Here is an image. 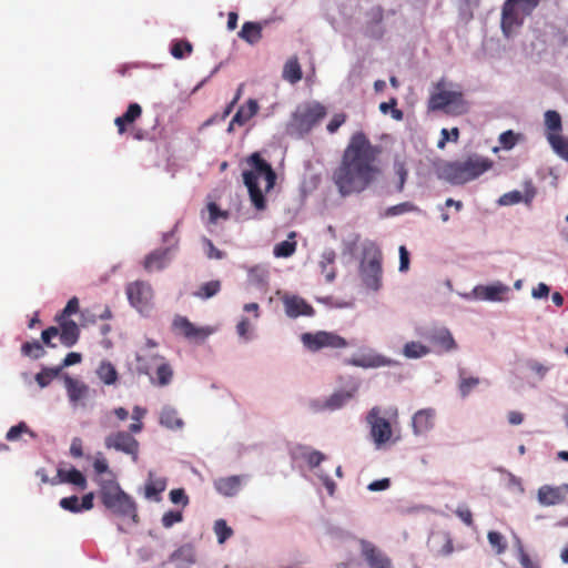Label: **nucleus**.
<instances>
[{
	"label": "nucleus",
	"instance_id": "nucleus-19",
	"mask_svg": "<svg viewBox=\"0 0 568 568\" xmlns=\"http://www.w3.org/2000/svg\"><path fill=\"white\" fill-rule=\"evenodd\" d=\"M258 109L257 101L250 99L244 105L239 108L229 124L227 131L232 132L234 125L243 126L246 124L258 112Z\"/></svg>",
	"mask_w": 568,
	"mask_h": 568
},
{
	"label": "nucleus",
	"instance_id": "nucleus-21",
	"mask_svg": "<svg viewBox=\"0 0 568 568\" xmlns=\"http://www.w3.org/2000/svg\"><path fill=\"white\" fill-rule=\"evenodd\" d=\"M173 327L189 339L203 338L207 335L203 328L196 327L184 316H176L173 320Z\"/></svg>",
	"mask_w": 568,
	"mask_h": 568
},
{
	"label": "nucleus",
	"instance_id": "nucleus-63",
	"mask_svg": "<svg viewBox=\"0 0 568 568\" xmlns=\"http://www.w3.org/2000/svg\"><path fill=\"white\" fill-rule=\"evenodd\" d=\"M210 222L215 223L219 217L226 219L227 212L221 211L220 207L215 203H210L207 205Z\"/></svg>",
	"mask_w": 568,
	"mask_h": 568
},
{
	"label": "nucleus",
	"instance_id": "nucleus-4",
	"mask_svg": "<svg viewBox=\"0 0 568 568\" xmlns=\"http://www.w3.org/2000/svg\"><path fill=\"white\" fill-rule=\"evenodd\" d=\"M444 79L436 84L437 92L432 93L428 108L433 111H445L448 114L460 115L467 112V103L459 85L448 89ZM453 87V84H449Z\"/></svg>",
	"mask_w": 568,
	"mask_h": 568
},
{
	"label": "nucleus",
	"instance_id": "nucleus-64",
	"mask_svg": "<svg viewBox=\"0 0 568 568\" xmlns=\"http://www.w3.org/2000/svg\"><path fill=\"white\" fill-rule=\"evenodd\" d=\"M390 486V480L389 478H383V479H378V480H374L372 481L367 488L368 490L371 491H381V490H385V489H388Z\"/></svg>",
	"mask_w": 568,
	"mask_h": 568
},
{
	"label": "nucleus",
	"instance_id": "nucleus-49",
	"mask_svg": "<svg viewBox=\"0 0 568 568\" xmlns=\"http://www.w3.org/2000/svg\"><path fill=\"white\" fill-rule=\"evenodd\" d=\"M181 521H183V513L181 510H169L161 518V524L166 529Z\"/></svg>",
	"mask_w": 568,
	"mask_h": 568
},
{
	"label": "nucleus",
	"instance_id": "nucleus-38",
	"mask_svg": "<svg viewBox=\"0 0 568 568\" xmlns=\"http://www.w3.org/2000/svg\"><path fill=\"white\" fill-rule=\"evenodd\" d=\"M546 134H559L562 131V122L560 114L555 110L545 112Z\"/></svg>",
	"mask_w": 568,
	"mask_h": 568
},
{
	"label": "nucleus",
	"instance_id": "nucleus-28",
	"mask_svg": "<svg viewBox=\"0 0 568 568\" xmlns=\"http://www.w3.org/2000/svg\"><path fill=\"white\" fill-rule=\"evenodd\" d=\"M241 484V476L234 475L216 479L214 481V487L220 494L224 496H234L239 493Z\"/></svg>",
	"mask_w": 568,
	"mask_h": 568
},
{
	"label": "nucleus",
	"instance_id": "nucleus-42",
	"mask_svg": "<svg viewBox=\"0 0 568 568\" xmlns=\"http://www.w3.org/2000/svg\"><path fill=\"white\" fill-rule=\"evenodd\" d=\"M429 353V348L419 342L406 343L403 354L408 358H419Z\"/></svg>",
	"mask_w": 568,
	"mask_h": 568
},
{
	"label": "nucleus",
	"instance_id": "nucleus-17",
	"mask_svg": "<svg viewBox=\"0 0 568 568\" xmlns=\"http://www.w3.org/2000/svg\"><path fill=\"white\" fill-rule=\"evenodd\" d=\"M348 365L362 368H376L382 366H389L393 361L379 354H363L361 356L352 357L346 361Z\"/></svg>",
	"mask_w": 568,
	"mask_h": 568
},
{
	"label": "nucleus",
	"instance_id": "nucleus-58",
	"mask_svg": "<svg viewBox=\"0 0 568 568\" xmlns=\"http://www.w3.org/2000/svg\"><path fill=\"white\" fill-rule=\"evenodd\" d=\"M347 115L345 113H335L326 126L327 131L331 134L337 132V130L345 123Z\"/></svg>",
	"mask_w": 568,
	"mask_h": 568
},
{
	"label": "nucleus",
	"instance_id": "nucleus-27",
	"mask_svg": "<svg viewBox=\"0 0 568 568\" xmlns=\"http://www.w3.org/2000/svg\"><path fill=\"white\" fill-rule=\"evenodd\" d=\"M565 499V494L559 487L545 485L538 489V501L544 506H554Z\"/></svg>",
	"mask_w": 568,
	"mask_h": 568
},
{
	"label": "nucleus",
	"instance_id": "nucleus-2",
	"mask_svg": "<svg viewBox=\"0 0 568 568\" xmlns=\"http://www.w3.org/2000/svg\"><path fill=\"white\" fill-rule=\"evenodd\" d=\"M491 166L490 159L473 154L465 160L444 163L438 168V176L450 184L460 185L479 178Z\"/></svg>",
	"mask_w": 568,
	"mask_h": 568
},
{
	"label": "nucleus",
	"instance_id": "nucleus-5",
	"mask_svg": "<svg viewBox=\"0 0 568 568\" xmlns=\"http://www.w3.org/2000/svg\"><path fill=\"white\" fill-rule=\"evenodd\" d=\"M541 0H506L501 9L500 26L503 33L509 38L516 33Z\"/></svg>",
	"mask_w": 568,
	"mask_h": 568
},
{
	"label": "nucleus",
	"instance_id": "nucleus-23",
	"mask_svg": "<svg viewBox=\"0 0 568 568\" xmlns=\"http://www.w3.org/2000/svg\"><path fill=\"white\" fill-rule=\"evenodd\" d=\"M166 488V479L156 476L153 471H149L148 479L144 487V496L148 499L160 500V495Z\"/></svg>",
	"mask_w": 568,
	"mask_h": 568
},
{
	"label": "nucleus",
	"instance_id": "nucleus-34",
	"mask_svg": "<svg viewBox=\"0 0 568 568\" xmlns=\"http://www.w3.org/2000/svg\"><path fill=\"white\" fill-rule=\"evenodd\" d=\"M65 387L68 392L69 399L72 403H77L88 394V386L77 379H73L70 376H67L65 379Z\"/></svg>",
	"mask_w": 568,
	"mask_h": 568
},
{
	"label": "nucleus",
	"instance_id": "nucleus-24",
	"mask_svg": "<svg viewBox=\"0 0 568 568\" xmlns=\"http://www.w3.org/2000/svg\"><path fill=\"white\" fill-rule=\"evenodd\" d=\"M142 115V108L138 103H130L126 111L115 118L114 124L118 128V132L123 134L126 131V126L134 123Z\"/></svg>",
	"mask_w": 568,
	"mask_h": 568
},
{
	"label": "nucleus",
	"instance_id": "nucleus-41",
	"mask_svg": "<svg viewBox=\"0 0 568 568\" xmlns=\"http://www.w3.org/2000/svg\"><path fill=\"white\" fill-rule=\"evenodd\" d=\"M21 353L26 357L39 359L45 355V351L39 341L26 342L21 346Z\"/></svg>",
	"mask_w": 568,
	"mask_h": 568
},
{
	"label": "nucleus",
	"instance_id": "nucleus-8",
	"mask_svg": "<svg viewBox=\"0 0 568 568\" xmlns=\"http://www.w3.org/2000/svg\"><path fill=\"white\" fill-rule=\"evenodd\" d=\"M304 346L311 352H317L322 348H345L347 341L333 332L318 331L316 333H304L302 335Z\"/></svg>",
	"mask_w": 568,
	"mask_h": 568
},
{
	"label": "nucleus",
	"instance_id": "nucleus-51",
	"mask_svg": "<svg viewBox=\"0 0 568 568\" xmlns=\"http://www.w3.org/2000/svg\"><path fill=\"white\" fill-rule=\"evenodd\" d=\"M145 414H146L145 408H142L140 406H134L133 412H132V419L134 420V423H132L129 426L130 433L138 434L142 430L143 424L141 423V419L144 417Z\"/></svg>",
	"mask_w": 568,
	"mask_h": 568
},
{
	"label": "nucleus",
	"instance_id": "nucleus-53",
	"mask_svg": "<svg viewBox=\"0 0 568 568\" xmlns=\"http://www.w3.org/2000/svg\"><path fill=\"white\" fill-rule=\"evenodd\" d=\"M68 473V484H72L82 490L87 488V478L80 470L72 468Z\"/></svg>",
	"mask_w": 568,
	"mask_h": 568
},
{
	"label": "nucleus",
	"instance_id": "nucleus-36",
	"mask_svg": "<svg viewBox=\"0 0 568 568\" xmlns=\"http://www.w3.org/2000/svg\"><path fill=\"white\" fill-rule=\"evenodd\" d=\"M546 138L552 150L565 161L568 162V138L559 134H546Z\"/></svg>",
	"mask_w": 568,
	"mask_h": 568
},
{
	"label": "nucleus",
	"instance_id": "nucleus-16",
	"mask_svg": "<svg viewBox=\"0 0 568 568\" xmlns=\"http://www.w3.org/2000/svg\"><path fill=\"white\" fill-rule=\"evenodd\" d=\"M509 292V287L503 283L476 286L474 293L481 301L501 302Z\"/></svg>",
	"mask_w": 568,
	"mask_h": 568
},
{
	"label": "nucleus",
	"instance_id": "nucleus-18",
	"mask_svg": "<svg viewBox=\"0 0 568 568\" xmlns=\"http://www.w3.org/2000/svg\"><path fill=\"white\" fill-rule=\"evenodd\" d=\"M59 323V338L63 346L72 347L75 345L80 337V328L72 320L57 321Z\"/></svg>",
	"mask_w": 568,
	"mask_h": 568
},
{
	"label": "nucleus",
	"instance_id": "nucleus-59",
	"mask_svg": "<svg viewBox=\"0 0 568 568\" xmlns=\"http://www.w3.org/2000/svg\"><path fill=\"white\" fill-rule=\"evenodd\" d=\"M455 514L465 525L473 526V513L466 505H459Z\"/></svg>",
	"mask_w": 568,
	"mask_h": 568
},
{
	"label": "nucleus",
	"instance_id": "nucleus-14",
	"mask_svg": "<svg viewBox=\"0 0 568 568\" xmlns=\"http://www.w3.org/2000/svg\"><path fill=\"white\" fill-rule=\"evenodd\" d=\"M247 162L254 169L252 172H254L257 175V178L263 176L265 179L266 191L273 189L276 181V174L272 169L271 164L267 163L264 159H262V156L257 152L251 154Z\"/></svg>",
	"mask_w": 568,
	"mask_h": 568
},
{
	"label": "nucleus",
	"instance_id": "nucleus-37",
	"mask_svg": "<svg viewBox=\"0 0 568 568\" xmlns=\"http://www.w3.org/2000/svg\"><path fill=\"white\" fill-rule=\"evenodd\" d=\"M97 375L105 385H113L118 381V372L114 365L108 361L101 362Z\"/></svg>",
	"mask_w": 568,
	"mask_h": 568
},
{
	"label": "nucleus",
	"instance_id": "nucleus-39",
	"mask_svg": "<svg viewBox=\"0 0 568 568\" xmlns=\"http://www.w3.org/2000/svg\"><path fill=\"white\" fill-rule=\"evenodd\" d=\"M220 291L221 282L219 280H214L200 285L193 295L200 300H207L215 296Z\"/></svg>",
	"mask_w": 568,
	"mask_h": 568
},
{
	"label": "nucleus",
	"instance_id": "nucleus-40",
	"mask_svg": "<svg viewBox=\"0 0 568 568\" xmlns=\"http://www.w3.org/2000/svg\"><path fill=\"white\" fill-rule=\"evenodd\" d=\"M480 383L478 377L465 376L464 371L459 373L458 390L462 397H467Z\"/></svg>",
	"mask_w": 568,
	"mask_h": 568
},
{
	"label": "nucleus",
	"instance_id": "nucleus-46",
	"mask_svg": "<svg viewBox=\"0 0 568 568\" xmlns=\"http://www.w3.org/2000/svg\"><path fill=\"white\" fill-rule=\"evenodd\" d=\"M173 377V371L168 363H161L156 368V378L160 386L170 384Z\"/></svg>",
	"mask_w": 568,
	"mask_h": 568
},
{
	"label": "nucleus",
	"instance_id": "nucleus-60",
	"mask_svg": "<svg viewBox=\"0 0 568 568\" xmlns=\"http://www.w3.org/2000/svg\"><path fill=\"white\" fill-rule=\"evenodd\" d=\"M59 335V327L57 326H50L42 331L41 333V339L43 344H45L48 347H55V344L52 343V338L57 337Z\"/></svg>",
	"mask_w": 568,
	"mask_h": 568
},
{
	"label": "nucleus",
	"instance_id": "nucleus-25",
	"mask_svg": "<svg viewBox=\"0 0 568 568\" xmlns=\"http://www.w3.org/2000/svg\"><path fill=\"white\" fill-rule=\"evenodd\" d=\"M363 555L369 568H393L390 559L374 546H367Z\"/></svg>",
	"mask_w": 568,
	"mask_h": 568
},
{
	"label": "nucleus",
	"instance_id": "nucleus-6",
	"mask_svg": "<svg viewBox=\"0 0 568 568\" xmlns=\"http://www.w3.org/2000/svg\"><path fill=\"white\" fill-rule=\"evenodd\" d=\"M327 110L321 102L312 101L300 104L292 116V125L301 133H308L322 119Z\"/></svg>",
	"mask_w": 568,
	"mask_h": 568
},
{
	"label": "nucleus",
	"instance_id": "nucleus-26",
	"mask_svg": "<svg viewBox=\"0 0 568 568\" xmlns=\"http://www.w3.org/2000/svg\"><path fill=\"white\" fill-rule=\"evenodd\" d=\"M169 248H159L145 256L143 266L148 272L163 270L169 261Z\"/></svg>",
	"mask_w": 568,
	"mask_h": 568
},
{
	"label": "nucleus",
	"instance_id": "nucleus-30",
	"mask_svg": "<svg viewBox=\"0 0 568 568\" xmlns=\"http://www.w3.org/2000/svg\"><path fill=\"white\" fill-rule=\"evenodd\" d=\"M262 24L258 22H244L239 37L250 44H255L262 39Z\"/></svg>",
	"mask_w": 568,
	"mask_h": 568
},
{
	"label": "nucleus",
	"instance_id": "nucleus-55",
	"mask_svg": "<svg viewBox=\"0 0 568 568\" xmlns=\"http://www.w3.org/2000/svg\"><path fill=\"white\" fill-rule=\"evenodd\" d=\"M170 500L175 505H182V507H186L190 503L189 496L185 494L183 488L172 489L169 494Z\"/></svg>",
	"mask_w": 568,
	"mask_h": 568
},
{
	"label": "nucleus",
	"instance_id": "nucleus-56",
	"mask_svg": "<svg viewBox=\"0 0 568 568\" xmlns=\"http://www.w3.org/2000/svg\"><path fill=\"white\" fill-rule=\"evenodd\" d=\"M394 170H395V173H396V175L398 176V180H399L397 190L399 192H402L403 189H404V184L406 182L407 175H408V171H407V169L405 166V163L400 162V161H395Z\"/></svg>",
	"mask_w": 568,
	"mask_h": 568
},
{
	"label": "nucleus",
	"instance_id": "nucleus-1",
	"mask_svg": "<svg viewBox=\"0 0 568 568\" xmlns=\"http://www.w3.org/2000/svg\"><path fill=\"white\" fill-rule=\"evenodd\" d=\"M379 145H373L363 132L352 135L338 166L333 172V182L342 196L364 192L381 175L377 159Z\"/></svg>",
	"mask_w": 568,
	"mask_h": 568
},
{
	"label": "nucleus",
	"instance_id": "nucleus-9",
	"mask_svg": "<svg viewBox=\"0 0 568 568\" xmlns=\"http://www.w3.org/2000/svg\"><path fill=\"white\" fill-rule=\"evenodd\" d=\"M382 409L377 406L373 407L367 416L366 422L369 425V434L376 448L383 447L393 436L390 423L381 416Z\"/></svg>",
	"mask_w": 568,
	"mask_h": 568
},
{
	"label": "nucleus",
	"instance_id": "nucleus-31",
	"mask_svg": "<svg viewBox=\"0 0 568 568\" xmlns=\"http://www.w3.org/2000/svg\"><path fill=\"white\" fill-rule=\"evenodd\" d=\"M282 77L291 84H295L302 80L303 72L297 57H292L285 62Z\"/></svg>",
	"mask_w": 568,
	"mask_h": 568
},
{
	"label": "nucleus",
	"instance_id": "nucleus-57",
	"mask_svg": "<svg viewBox=\"0 0 568 568\" xmlns=\"http://www.w3.org/2000/svg\"><path fill=\"white\" fill-rule=\"evenodd\" d=\"M499 143L504 149L510 150L517 143V136L511 130H508L499 135Z\"/></svg>",
	"mask_w": 568,
	"mask_h": 568
},
{
	"label": "nucleus",
	"instance_id": "nucleus-48",
	"mask_svg": "<svg viewBox=\"0 0 568 568\" xmlns=\"http://www.w3.org/2000/svg\"><path fill=\"white\" fill-rule=\"evenodd\" d=\"M214 532L216 534L217 540L220 544H223L226 539H229L233 530L227 526L224 519H219L214 524Z\"/></svg>",
	"mask_w": 568,
	"mask_h": 568
},
{
	"label": "nucleus",
	"instance_id": "nucleus-35",
	"mask_svg": "<svg viewBox=\"0 0 568 568\" xmlns=\"http://www.w3.org/2000/svg\"><path fill=\"white\" fill-rule=\"evenodd\" d=\"M160 424L170 429H178L183 426V420L179 417L176 409L165 406L160 414Z\"/></svg>",
	"mask_w": 568,
	"mask_h": 568
},
{
	"label": "nucleus",
	"instance_id": "nucleus-50",
	"mask_svg": "<svg viewBox=\"0 0 568 568\" xmlns=\"http://www.w3.org/2000/svg\"><path fill=\"white\" fill-rule=\"evenodd\" d=\"M490 546L496 550L497 554L505 552L507 544L504 536L498 531H489L487 535Z\"/></svg>",
	"mask_w": 568,
	"mask_h": 568
},
{
	"label": "nucleus",
	"instance_id": "nucleus-44",
	"mask_svg": "<svg viewBox=\"0 0 568 568\" xmlns=\"http://www.w3.org/2000/svg\"><path fill=\"white\" fill-rule=\"evenodd\" d=\"M193 51V45L187 40H176L171 45V54L175 59H183L186 55L191 54Z\"/></svg>",
	"mask_w": 568,
	"mask_h": 568
},
{
	"label": "nucleus",
	"instance_id": "nucleus-13",
	"mask_svg": "<svg viewBox=\"0 0 568 568\" xmlns=\"http://www.w3.org/2000/svg\"><path fill=\"white\" fill-rule=\"evenodd\" d=\"M285 314L291 318L298 316H313L315 310L303 297L297 295H285L283 297Z\"/></svg>",
	"mask_w": 568,
	"mask_h": 568
},
{
	"label": "nucleus",
	"instance_id": "nucleus-20",
	"mask_svg": "<svg viewBox=\"0 0 568 568\" xmlns=\"http://www.w3.org/2000/svg\"><path fill=\"white\" fill-rule=\"evenodd\" d=\"M243 180L247 186L250 199L254 207L258 211L264 210L266 207V201L261 189L258 187L257 175L254 172H244Z\"/></svg>",
	"mask_w": 568,
	"mask_h": 568
},
{
	"label": "nucleus",
	"instance_id": "nucleus-47",
	"mask_svg": "<svg viewBox=\"0 0 568 568\" xmlns=\"http://www.w3.org/2000/svg\"><path fill=\"white\" fill-rule=\"evenodd\" d=\"M296 250V242L282 241L274 247V255L276 257H290Z\"/></svg>",
	"mask_w": 568,
	"mask_h": 568
},
{
	"label": "nucleus",
	"instance_id": "nucleus-32",
	"mask_svg": "<svg viewBox=\"0 0 568 568\" xmlns=\"http://www.w3.org/2000/svg\"><path fill=\"white\" fill-rule=\"evenodd\" d=\"M336 260V253L334 250H325L321 255L320 266L322 273L325 275V280L328 283H332L336 277V272L333 266Z\"/></svg>",
	"mask_w": 568,
	"mask_h": 568
},
{
	"label": "nucleus",
	"instance_id": "nucleus-33",
	"mask_svg": "<svg viewBox=\"0 0 568 568\" xmlns=\"http://www.w3.org/2000/svg\"><path fill=\"white\" fill-rule=\"evenodd\" d=\"M430 342L446 352H450L457 347L453 335L446 328H440L434 332L430 335Z\"/></svg>",
	"mask_w": 568,
	"mask_h": 568
},
{
	"label": "nucleus",
	"instance_id": "nucleus-15",
	"mask_svg": "<svg viewBox=\"0 0 568 568\" xmlns=\"http://www.w3.org/2000/svg\"><path fill=\"white\" fill-rule=\"evenodd\" d=\"M436 410L434 408H423L417 410L412 418V427L415 435H424L430 432L435 426Z\"/></svg>",
	"mask_w": 568,
	"mask_h": 568
},
{
	"label": "nucleus",
	"instance_id": "nucleus-12",
	"mask_svg": "<svg viewBox=\"0 0 568 568\" xmlns=\"http://www.w3.org/2000/svg\"><path fill=\"white\" fill-rule=\"evenodd\" d=\"M536 194H537V190H536L532 181L528 180L524 183V193H521L520 191H517V190L507 192L499 197L498 203L500 205L507 206V205H514V204H517V203L524 201L527 206H530Z\"/></svg>",
	"mask_w": 568,
	"mask_h": 568
},
{
	"label": "nucleus",
	"instance_id": "nucleus-22",
	"mask_svg": "<svg viewBox=\"0 0 568 568\" xmlns=\"http://www.w3.org/2000/svg\"><path fill=\"white\" fill-rule=\"evenodd\" d=\"M354 396V392L351 390H338L332 394L324 404L320 405L316 403H312V406L315 410L321 409H329L335 410L343 407L348 400H351Z\"/></svg>",
	"mask_w": 568,
	"mask_h": 568
},
{
	"label": "nucleus",
	"instance_id": "nucleus-11",
	"mask_svg": "<svg viewBox=\"0 0 568 568\" xmlns=\"http://www.w3.org/2000/svg\"><path fill=\"white\" fill-rule=\"evenodd\" d=\"M126 295L130 301V303L142 311L144 307H146L152 297H153V291L150 284L143 281H136L133 283H130L126 286Z\"/></svg>",
	"mask_w": 568,
	"mask_h": 568
},
{
	"label": "nucleus",
	"instance_id": "nucleus-10",
	"mask_svg": "<svg viewBox=\"0 0 568 568\" xmlns=\"http://www.w3.org/2000/svg\"><path fill=\"white\" fill-rule=\"evenodd\" d=\"M104 445L108 449H115L130 455L133 462L139 458V442L128 432L112 433L104 439Z\"/></svg>",
	"mask_w": 568,
	"mask_h": 568
},
{
	"label": "nucleus",
	"instance_id": "nucleus-52",
	"mask_svg": "<svg viewBox=\"0 0 568 568\" xmlns=\"http://www.w3.org/2000/svg\"><path fill=\"white\" fill-rule=\"evenodd\" d=\"M59 505L62 509L70 513H81L80 499L78 496L73 495L70 497L61 498Z\"/></svg>",
	"mask_w": 568,
	"mask_h": 568
},
{
	"label": "nucleus",
	"instance_id": "nucleus-43",
	"mask_svg": "<svg viewBox=\"0 0 568 568\" xmlns=\"http://www.w3.org/2000/svg\"><path fill=\"white\" fill-rule=\"evenodd\" d=\"M61 372V367H44L36 375V382L41 388L47 387Z\"/></svg>",
	"mask_w": 568,
	"mask_h": 568
},
{
	"label": "nucleus",
	"instance_id": "nucleus-61",
	"mask_svg": "<svg viewBox=\"0 0 568 568\" xmlns=\"http://www.w3.org/2000/svg\"><path fill=\"white\" fill-rule=\"evenodd\" d=\"M440 134L442 139L438 142V148H444L449 140L457 142L459 139V130L457 128H453L450 131L443 129Z\"/></svg>",
	"mask_w": 568,
	"mask_h": 568
},
{
	"label": "nucleus",
	"instance_id": "nucleus-7",
	"mask_svg": "<svg viewBox=\"0 0 568 568\" xmlns=\"http://www.w3.org/2000/svg\"><path fill=\"white\" fill-rule=\"evenodd\" d=\"M382 252L366 251L359 265V275L366 287L377 291L382 285Z\"/></svg>",
	"mask_w": 568,
	"mask_h": 568
},
{
	"label": "nucleus",
	"instance_id": "nucleus-29",
	"mask_svg": "<svg viewBox=\"0 0 568 568\" xmlns=\"http://www.w3.org/2000/svg\"><path fill=\"white\" fill-rule=\"evenodd\" d=\"M293 457L304 459L311 468L317 467L325 459L323 453L311 449L306 446L295 447L293 450Z\"/></svg>",
	"mask_w": 568,
	"mask_h": 568
},
{
	"label": "nucleus",
	"instance_id": "nucleus-3",
	"mask_svg": "<svg viewBox=\"0 0 568 568\" xmlns=\"http://www.w3.org/2000/svg\"><path fill=\"white\" fill-rule=\"evenodd\" d=\"M101 503L119 517H129L133 524L139 523L136 504L114 480L102 481L99 490Z\"/></svg>",
	"mask_w": 568,
	"mask_h": 568
},
{
	"label": "nucleus",
	"instance_id": "nucleus-62",
	"mask_svg": "<svg viewBox=\"0 0 568 568\" xmlns=\"http://www.w3.org/2000/svg\"><path fill=\"white\" fill-rule=\"evenodd\" d=\"M204 243L207 248L206 255L209 258L222 260L225 256V253L216 248L211 240L204 239Z\"/></svg>",
	"mask_w": 568,
	"mask_h": 568
},
{
	"label": "nucleus",
	"instance_id": "nucleus-54",
	"mask_svg": "<svg viewBox=\"0 0 568 568\" xmlns=\"http://www.w3.org/2000/svg\"><path fill=\"white\" fill-rule=\"evenodd\" d=\"M78 311L79 300L77 297H72L68 301L61 313L57 315L55 321L68 320L70 315L78 313Z\"/></svg>",
	"mask_w": 568,
	"mask_h": 568
},
{
	"label": "nucleus",
	"instance_id": "nucleus-45",
	"mask_svg": "<svg viewBox=\"0 0 568 568\" xmlns=\"http://www.w3.org/2000/svg\"><path fill=\"white\" fill-rule=\"evenodd\" d=\"M22 434H30L34 437V434L24 422H20L18 425L12 426L6 435L7 440L14 442L18 440Z\"/></svg>",
	"mask_w": 568,
	"mask_h": 568
}]
</instances>
